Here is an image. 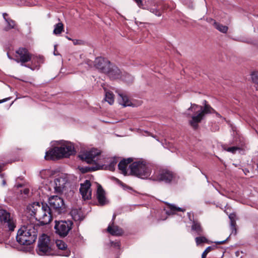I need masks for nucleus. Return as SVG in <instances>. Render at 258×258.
Listing matches in <instances>:
<instances>
[{
	"label": "nucleus",
	"instance_id": "obj_45",
	"mask_svg": "<svg viewBox=\"0 0 258 258\" xmlns=\"http://www.w3.org/2000/svg\"><path fill=\"white\" fill-rule=\"evenodd\" d=\"M2 185L5 186L6 185V181L5 179H3L2 181Z\"/></svg>",
	"mask_w": 258,
	"mask_h": 258
},
{
	"label": "nucleus",
	"instance_id": "obj_24",
	"mask_svg": "<svg viewBox=\"0 0 258 258\" xmlns=\"http://www.w3.org/2000/svg\"><path fill=\"white\" fill-rule=\"evenodd\" d=\"M119 98H118L119 103L123 107L132 105V102L129 99L128 96L122 93H118Z\"/></svg>",
	"mask_w": 258,
	"mask_h": 258
},
{
	"label": "nucleus",
	"instance_id": "obj_38",
	"mask_svg": "<svg viewBox=\"0 0 258 258\" xmlns=\"http://www.w3.org/2000/svg\"><path fill=\"white\" fill-rule=\"evenodd\" d=\"M240 148L237 147H229L227 149H226L225 150L232 153H235L237 150H238Z\"/></svg>",
	"mask_w": 258,
	"mask_h": 258
},
{
	"label": "nucleus",
	"instance_id": "obj_37",
	"mask_svg": "<svg viewBox=\"0 0 258 258\" xmlns=\"http://www.w3.org/2000/svg\"><path fill=\"white\" fill-rule=\"evenodd\" d=\"M150 11L157 16H160L161 15V12L157 8H151Z\"/></svg>",
	"mask_w": 258,
	"mask_h": 258
},
{
	"label": "nucleus",
	"instance_id": "obj_52",
	"mask_svg": "<svg viewBox=\"0 0 258 258\" xmlns=\"http://www.w3.org/2000/svg\"><path fill=\"white\" fill-rule=\"evenodd\" d=\"M54 51H55V52H56V46L55 45L54 46Z\"/></svg>",
	"mask_w": 258,
	"mask_h": 258
},
{
	"label": "nucleus",
	"instance_id": "obj_48",
	"mask_svg": "<svg viewBox=\"0 0 258 258\" xmlns=\"http://www.w3.org/2000/svg\"><path fill=\"white\" fill-rule=\"evenodd\" d=\"M8 100V99H4L3 100H2V101H0V103H3L4 102H5L6 101H7Z\"/></svg>",
	"mask_w": 258,
	"mask_h": 258
},
{
	"label": "nucleus",
	"instance_id": "obj_29",
	"mask_svg": "<svg viewBox=\"0 0 258 258\" xmlns=\"http://www.w3.org/2000/svg\"><path fill=\"white\" fill-rule=\"evenodd\" d=\"M120 79L127 83H132L134 80L133 76L125 72L122 74Z\"/></svg>",
	"mask_w": 258,
	"mask_h": 258
},
{
	"label": "nucleus",
	"instance_id": "obj_41",
	"mask_svg": "<svg viewBox=\"0 0 258 258\" xmlns=\"http://www.w3.org/2000/svg\"><path fill=\"white\" fill-rule=\"evenodd\" d=\"M228 238H227L226 239H225L224 240L215 242V243H216L217 244H223L226 241V240L228 239Z\"/></svg>",
	"mask_w": 258,
	"mask_h": 258
},
{
	"label": "nucleus",
	"instance_id": "obj_15",
	"mask_svg": "<svg viewBox=\"0 0 258 258\" xmlns=\"http://www.w3.org/2000/svg\"><path fill=\"white\" fill-rule=\"evenodd\" d=\"M109 164L108 165H105L104 163L105 162L103 160L102 162H100L97 163L98 166L96 168V169H105L113 171L115 170V166L117 162V160L116 158L114 157L109 159Z\"/></svg>",
	"mask_w": 258,
	"mask_h": 258
},
{
	"label": "nucleus",
	"instance_id": "obj_19",
	"mask_svg": "<svg viewBox=\"0 0 258 258\" xmlns=\"http://www.w3.org/2000/svg\"><path fill=\"white\" fill-rule=\"evenodd\" d=\"M96 198L100 205L103 206L107 203L105 195V191L100 184L97 186Z\"/></svg>",
	"mask_w": 258,
	"mask_h": 258
},
{
	"label": "nucleus",
	"instance_id": "obj_1",
	"mask_svg": "<svg viewBox=\"0 0 258 258\" xmlns=\"http://www.w3.org/2000/svg\"><path fill=\"white\" fill-rule=\"evenodd\" d=\"M39 228L38 225L33 223L27 224L22 226L17 232V241L20 245H31L36 241Z\"/></svg>",
	"mask_w": 258,
	"mask_h": 258
},
{
	"label": "nucleus",
	"instance_id": "obj_36",
	"mask_svg": "<svg viewBox=\"0 0 258 258\" xmlns=\"http://www.w3.org/2000/svg\"><path fill=\"white\" fill-rule=\"evenodd\" d=\"M213 249H214V248L212 246H208L203 252L202 254V258H206L207 254Z\"/></svg>",
	"mask_w": 258,
	"mask_h": 258
},
{
	"label": "nucleus",
	"instance_id": "obj_3",
	"mask_svg": "<svg viewBox=\"0 0 258 258\" xmlns=\"http://www.w3.org/2000/svg\"><path fill=\"white\" fill-rule=\"evenodd\" d=\"M129 168L131 174L143 179L148 178L151 173L149 164L143 160L134 162Z\"/></svg>",
	"mask_w": 258,
	"mask_h": 258
},
{
	"label": "nucleus",
	"instance_id": "obj_54",
	"mask_svg": "<svg viewBox=\"0 0 258 258\" xmlns=\"http://www.w3.org/2000/svg\"><path fill=\"white\" fill-rule=\"evenodd\" d=\"M1 176L2 177H3V174H1Z\"/></svg>",
	"mask_w": 258,
	"mask_h": 258
},
{
	"label": "nucleus",
	"instance_id": "obj_49",
	"mask_svg": "<svg viewBox=\"0 0 258 258\" xmlns=\"http://www.w3.org/2000/svg\"><path fill=\"white\" fill-rule=\"evenodd\" d=\"M66 38H67L68 40H72V39L71 38H70L69 37H68V36H66Z\"/></svg>",
	"mask_w": 258,
	"mask_h": 258
},
{
	"label": "nucleus",
	"instance_id": "obj_26",
	"mask_svg": "<svg viewBox=\"0 0 258 258\" xmlns=\"http://www.w3.org/2000/svg\"><path fill=\"white\" fill-rule=\"evenodd\" d=\"M71 215L72 218L76 221H82L84 219V216L81 210L77 209H73L71 212Z\"/></svg>",
	"mask_w": 258,
	"mask_h": 258
},
{
	"label": "nucleus",
	"instance_id": "obj_51",
	"mask_svg": "<svg viewBox=\"0 0 258 258\" xmlns=\"http://www.w3.org/2000/svg\"><path fill=\"white\" fill-rule=\"evenodd\" d=\"M54 55H57L58 54L56 53V52H55V51H54Z\"/></svg>",
	"mask_w": 258,
	"mask_h": 258
},
{
	"label": "nucleus",
	"instance_id": "obj_12",
	"mask_svg": "<svg viewBox=\"0 0 258 258\" xmlns=\"http://www.w3.org/2000/svg\"><path fill=\"white\" fill-rule=\"evenodd\" d=\"M110 64V62L109 60L102 57H97L94 61L95 68L104 73L108 71Z\"/></svg>",
	"mask_w": 258,
	"mask_h": 258
},
{
	"label": "nucleus",
	"instance_id": "obj_11",
	"mask_svg": "<svg viewBox=\"0 0 258 258\" xmlns=\"http://www.w3.org/2000/svg\"><path fill=\"white\" fill-rule=\"evenodd\" d=\"M42 208L39 213L36 216V220H38L40 224L42 225L49 224L52 220V212L48 205L46 203H42Z\"/></svg>",
	"mask_w": 258,
	"mask_h": 258
},
{
	"label": "nucleus",
	"instance_id": "obj_5",
	"mask_svg": "<svg viewBox=\"0 0 258 258\" xmlns=\"http://www.w3.org/2000/svg\"><path fill=\"white\" fill-rule=\"evenodd\" d=\"M79 157L87 163L94 164L95 167L92 168L93 170H97L96 168L98 166L97 163L104 160V158L101 155L100 151L96 149H92L83 152L79 155Z\"/></svg>",
	"mask_w": 258,
	"mask_h": 258
},
{
	"label": "nucleus",
	"instance_id": "obj_44",
	"mask_svg": "<svg viewBox=\"0 0 258 258\" xmlns=\"http://www.w3.org/2000/svg\"><path fill=\"white\" fill-rule=\"evenodd\" d=\"M8 15L7 13H3V18L5 19V21H6V19H8V18H6V16H7Z\"/></svg>",
	"mask_w": 258,
	"mask_h": 258
},
{
	"label": "nucleus",
	"instance_id": "obj_21",
	"mask_svg": "<svg viewBox=\"0 0 258 258\" xmlns=\"http://www.w3.org/2000/svg\"><path fill=\"white\" fill-rule=\"evenodd\" d=\"M133 161V159L131 158H127V159H123L118 164V167L119 170L121 171V173L124 175L127 174L126 167L127 165Z\"/></svg>",
	"mask_w": 258,
	"mask_h": 258
},
{
	"label": "nucleus",
	"instance_id": "obj_50",
	"mask_svg": "<svg viewBox=\"0 0 258 258\" xmlns=\"http://www.w3.org/2000/svg\"><path fill=\"white\" fill-rule=\"evenodd\" d=\"M207 101L205 100L203 101V104L205 105V104H207Z\"/></svg>",
	"mask_w": 258,
	"mask_h": 258
},
{
	"label": "nucleus",
	"instance_id": "obj_9",
	"mask_svg": "<svg viewBox=\"0 0 258 258\" xmlns=\"http://www.w3.org/2000/svg\"><path fill=\"white\" fill-rule=\"evenodd\" d=\"M51 250V243L50 237L46 234H43L39 238L37 253L39 255H48Z\"/></svg>",
	"mask_w": 258,
	"mask_h": 258
},
{
	"label": "nucleus",
	"instance_id": "obj_32",
	"mask_svg": "<svg viewBox=\"0 0 258 258\" xmlns=\"http://www.w3.org/2000/svg\"><path fill=\"white\" fill-rule=\"evenodd\" d=\"M6 22L7 23V25L5 28V30L8 31L10 29L15 28L16 23L14 20L10 18L6 19Z\"/></svg>",
	"mask_w": 258,
	"mask_h": 258
},
{
	"label": "nucleus",
	"instance_id": "obj_4",
	"mask_svg": "<svg viewBox=\"0 0 258 258\" xmlns=\"http://www.w3.org/2000/svg\"><path fill=\"white\" fill-rule=\"evenodd\" d=\"M36 58H38L37 57L32 54L27 48L20 47L16 51V54L14 60L18 63H20L21 65L22 66H25L30 68L32 70H34V68L29 65H26L25 63L30 61L33 62ZM38 58L40 60L41 59V57H40Z\"/></svg>",
	"mask_w": 258,
	"mask_h": 258
},
{
	"label": "nucleus",
	"instance_id": "obj_20",
	"mask_svg": "<svg viewBox=\"0 0 258 258\" xmlns=\"http://www.w3.org/2000/svg\"><path fill=\"white\" fill-rule=\"evenodd\" d=\"M66 180L63 178H57L54 179V188L56 193H61L65 187Z\"/></svg>",
	"mask_w": 258,
	"mask_h": 258
},
{
	"label": "nucleus",
	"instance_id": "obj_13",
	"mask_svg": "<svg viewBox=\"0 0 258 258\" xmlns=\"http://www.w3.org/2000/svg\"><path fill=\"white\" fill-rule=\"evenodd\" d=\"M59 149H60L59 151L62 157H68L75 152L74 145L71 143L66 142Z\"/></svg>",
	"mask_w": 258,
	"mask_h": 258
},
{
	"label": "nucleus",
	"instance_id": "obj_8",
	"mask_svg": "<svg viewBox=\"0 0 258 258\" xmlns=\"http://www.w3.org/2000/svg\"><path fill=\"white\" fill-rule=\"evenodd\" d=\"M49 208L52 212L60 214L66 211V205L63 200L57 196H52L48 199Z\"/></svg>",
	"mask_w": 258,
	"mask_h": 258
},
{
	"label": "nucleus",
	"instance_id": "obj_42",
	"mask_svg": "<svg viewBox=\"0 0 258 258\" xmlns=\"http://www.w3.org/2000/svg\"><path fill=\"white\" fill-rule=\"evenodd\" d=\"M72 41H73L74 45H77V44H80V43L79 42L80 40H79L74 39V40H72Z\"/></svg>",
	"mask_w": 258,
	"mask_h": 258
},
{
	"label": "nucleus",
	"instance_id": "obj_43",
	"mask_svg": "<svg viewBox=\"0 0 258 258\" xmlns=\"http://www.w3.org/2000/svg\"><path fill=\"white\" fill-rule=\"evenodd\" d=\"M115 217H116V214H114L113 215V217H112V220H111V225H114V220L115 219Z\"/></svg>",
	"mask_w": 258,
	"mask_h": 258
},
{
	"label": "nucleus",
	"instance_id": "obj_16",
	"mask_svg": "<svg viewBox=\"0 0 258 258\" xmlns=\"http://www.w3.org/2000/svg\"><path fill=\"white\" fill-rule=\"evenodd\" d=\"M58 147H55L51 149L48 151L46 152L45 156L44 157L46 160H55L61 158L60 156V151Z\"/></svg>",
	"mask_w": 258,
	"mask_h": 258
},
{
	"label": "nucleus",
	"instance_id": "obj_39",
	"mask_svg": "<svg viewBox=\"0 0 258 258\" xmlns=\"http://www.w3.org/2000/svg\"><path fill=\"white\" fill-rule=\"evenodd\" d=\"M140 8H142L143 6V0H134Z\"/></svg>",
	"mask_w": 258,
	"mask_h": 258
},
{
	"label": "nucleus",
	"instance_id": "obj_6",
	"mask_svg": "<svg viewBox=\"0 0 258 258\" xmlns=\"http://www.w3.org/2000/svg\"><path fill=\"white\" fill-rule=\"evenodd\" d=\"M0 224L9 231H14L16 227V220L6 210L0 207Z\"/></svg>",
	"mask_w": 258,
	"mask_h": 258
},
{
	"label": "nucleus",
	"instance_id": "obj_53",
	"mask_svg": "<svg viewBox=\"0 0 258 258\" xmlns=\"http://www.w3.org/2000/svg\"><path fill=\"white\" fill-rule=\"evenodd\" d=\"M257 84V86L256 87V89L258 91V84Z\"/></svg>",
	"mask_w": 258,
	"mask_h": 258
},
{
	"label": "nucleus",
	"instance_id": "obj_35",
	"mask_svg": "<svg viewBox=\"0 0 258 258\" xmlns=\"http://www.w3.org/2000/svg\"><path fill=\"white\" fill-rule=\"evenodd\" d=\"M251 79L255 84H258V72H254L251 74Z\"/></svg>",
	"mask_w": 258,
	"mask_h": 258
},
{
	"label": "nucleus",
	"instance_id": "obj_28",
	"mask_svg": "<svg viewBox=\"0 0 258 258\" xmlns=\"http://www.w3.org/2000/svg\"><path fill=\"white\" fill-rule=\"evenodd\" d=\"M63 24L61 23H58L54 25V29L53 33L55 35H59L63 31Z\"/></svg>",
	"mask_w": 258,
	"mask_h": 258
},
{
	"label": "nucleus",
	"instance_id": "obj_30",
	"mask_svg": "<svg viewBox=\"0 0 258 258\" xmlns=\"http://www.w3.org/2000/svg\"><path fill=\"white\" fill-rule=\"evenodd\" d=\"M214 25L218 30L223 33H226L228 31V28L226 26L223 25L216 22H214Z\"/></svg>",
	"mask_w": 258,
	"mask_h": 258
},
{
	"label": "nucleus",
	"instance_id": "obj_27",
	"mask_svg": "<svg viewBox=\"0 0 258 258\" xmlns=\"http://www.w3.org/2000/svg\"><path fill=\"white\" fill-rule=\"evenodd\" d=\"M236 215L235 213H232L229 215V218L230 220V227L232 233L234 232V234H236Z\"/></svg>",
	"mask_w": 258,
	"mask_h": 258
},
{
	"label": "nucleus",
	"instance_id": "obj_14",
	"mask_svg": "<svg viewBox=\"0 0 258 258\" xmlns=\"http://www.w3.org/2000/svg\"><path fill=\"white\" fill-rule=\"evenodd\" d=\"M90 186L91 183L88 180H86L84 183L81 184L80 192L85 200H89L91 198Z\"/></svg>",
	"mask_w": 258,
	"mask_h": 258
},
{
	"label": "nucleus",
	"instance_id": "obj_2",
	"mask_svg": "<svg viewBox=\"0 0 258 258\" xmlns=\"http://www.w3.org/2000/svg\"><path fill=\"white\" fill-rule=\"evenodd\" d=\"M187 111H191L194 113L191 115L189 113H185L186 116L191 117L189 120V124L192 128L196 130L199 127V123L201 122L205 114L211 113L215 111L214 109L209 104H205L204 107L191 103V106L188 108Z\"/></svg>",
	"mask_w": 258,
	"mask_h": 258
},
{
	"label": "nucleus",
	"instance_id": "obj_47",
	"mask_svg": "<svg viewBox=\"0 0 258 258\" xmlns=\"http://www.w3.org/2000/svg\"><path fill=\"white\" fill-rule=\"evenodd\" d=\"M28 191H29V189H25V190H24V193H25V194H27L28 192Z\"/></svg>",
	"mask_w": 258,
	"mask_h": 258
},
{
	"label": "nucleus",
	"instance_id": "obj_40",
	"mask_svg": "<svg viewBox=\"0 0 258 258\" xmlns=\"http://www.w3.org/2000/svg\"><path fill=\"white\" fill-rule=\"evenodd\" d=\"M187 216H188V219H189V220L192 222L193 220H194V218L192 219V218L194 217L193 213H191L190 212L188 213Z\"/></svg>",
	"mask_w": 258,
	"mask_h": 258
},
{
	"label": "nucleus",
	"instance_id": "obj_33",
	"mask_svg": "<svg viewBox=\"0 0 258 258\" xmlns=\"http://www.w3.org/2000/svg\"><path fill=\"white\" fill-rule=\"evenodd\" d=\"M195 241L197 245H200L203 243H210L209 241L204 236H199L195 238Z\"/></svg>",
	"mask_w": 258,
	"mask_h": 258
},
{
	"label": "nucleus",
	"instance_id": "obj_46",
	"mask_svg": "<svg viewBox=\"0 0 258 258\" xmlns=\"http://www.w3.org/2000/svg\"><path fill=\"white\" fill-rule=\"evenodd\" d=\"M7 55H8V57L9 58L11 59H13L14 60V58H13L8 53H7Z\"/></svg>",
	"mask_w": 258,
	"mask_h": 258
},
{
	"label": "nucleus",
	"instance_id": "obj_17",
	"mask_svg": "<svg viewBox=\"0 0 258 258\" xmlns=\"http://www.w3.org/2000/svg\"><path fill=\"white\" fill-rule=\"evenodd\" d=\"M42 208H44L42 207V203L40 204L38 202H34L27 207V210L31 216H33L35 219Z\"/></svg>",
	"mask_w": 258,
	"mask_h": 258
},
{
	"label": "nucleus",
	"instance_id": "obj_34",
	"mask_svg": "<svg viewBox=\"0 0 258 258\" xmlns=\"http://www.w3.org/2000/svg\"><path fill=\"white\" fill-rule=\"evenodd\" d=\"M168 207L170 209V210H171V211L173 213H174V212H176V211L184 212L185 210V209H183L179 207H177L175 205H171V204H169Z\"/></svg>",
	"mask_w": 258,
	"mask_h": 258
},
{
	"label": "nucleus",
	"instance_id": "obj_7",
	"mask_svg": "<svg viewBox=\"0 0 258 258\" xmlns=\"http://www.w3.org/2000/svg\"><path fill=\"white\" fill-rule=\"evenodd\" d=\"M73 222L71 220L55 221L54 229L55 233L60 237H65L72 229Z\"/></svg>",
	"mask_w": 258,
	"mask_h": 258
},
{
	"label": "nucleus",
	"instance_id": "obj_23",
	"mask_svg": "<svg viewBox=\"0 0 258 258\" xmlns=\"http://www.w3.org/2000/svg\"><path fill=\"white\" fill-rule=\"evenodd\" d=\"M55 243L58 249L64 250L62 255L68 256L70 255L71 252L67 249V245L64 241L61 240H57Z\"/></svg>",
	"mask_w": 258,
	"mask_h": 258
},
{
	"label": "nucleus",
	"instance_id": "obj_22",
	"mask_svg": "<svg viewBox=\"0 0 258 258\" xmlns=\"http://www.w3.org/2000/svg\"><path fill=\"white\" fill-rule=\"evenodd\" d=\"M109 225L107 228V231L112 235L120 236L123 233V230L119 228L118 226H114Z\"/></svg>",
	"mask_w": 258,
	"mask_h": 258
},
{
	"label": "nucleus",
	"instance_id": "obj_10",
	"mask_svg": "<svg viewBox=\"0 0 258 258\" xmlns=\"http://www.w3.org/2000/svg\"><path fill=\"white\" fill-rule=\"evenodd\" d=\"M152 178L154 180L169 184L175 180L176 175L171 171L163 169L159 170Z\"/></svg>",
	"mask_w": 258,
	"mask_h": 258
},
{
	"label": "nucleus",
	"instance_id": "obj_25",
	"mask_svg": "<svg viewBox=\"0 0 258 258\" xmlns=\"http://www.w3.org/2000/svg\"><path fill=\"white\" fill-rule=\"evenodd\" d=\"M191 229L192 231L195 232L196 234L198 235H201L203 233V229L201 223L195 220H193L192 221Z\"/></svg>",
	"mask_w": 258,
	"mask_h": 258
},
{
	"label": "nucleus",
	"instance_id": "obj_18",
	"mask_svg": "<svg viewBox=\"0 0 258 258\" xmlns=\"http://www.w3.org/2000/svg\"><path fill=\"white\" fill-rule=\"evenodd\" d=\"M106 74H107L110 78L112 80L120 79L122 74L117 67L112 66L111 64L108 68V71H107Z\"/></svg>",
	"mask_w": 258,
	"mask_h": 258
},
{
	"label": "nucleus",
	"instance_id": "obj_31",
	"mask_svg": "<svg viewBox=\"0 0 258 258\" xmlns=\"http://www.w3.org/2000/svg\"><path fill=\"white\" fill-rule=\"evenodd\" d=\"M105 100L109 104L112 105L114 103V95L113 93L110 92H106Z\"/></svg>",
	"mask_w": 258,
	"mask_h": 258
}]
</instances>
